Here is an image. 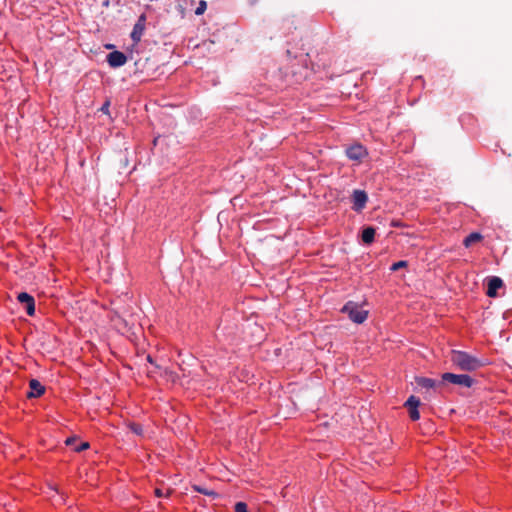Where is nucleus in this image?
<instances>
[{
	"mask_svg": "<svg viewBox=\"0 0 512 512\" xmlns=\"http://www.w3.org/2000/svg\"><path fill=\"white\" fill-rule=\"evenodd\" d=\"M450 361L457 369L468 372L475 371L484 365L477 357L459 350L451 351Z\"/></svg>",
	"mask_w": 512,
	"mask_h": 512,
	"instance_id": "nucleus-1",
	"label": "nucleus"
},
{
	"mask_svg": "<svg viewBox=\"0 0 512 512\" xmlns=\"http://www.w3.org/2000/svg\"><path fill=\"white\" fill-rule=\"evenodd\" d=\"M343 313L348 314L351 321L357 324L363 323L368 317V311L362 309L355 302H347L341 309Z\"/></svg>",
	"mask_w": 512,
	"mask_h": 512,
	"instance_id": "nucleus-2",
	"label": "nucleus"
},
{
	"mask_svg": "<svg viewBox=\"0 0 512 512\" xmlns=\"http://www.w3.org/2000/svg\"><path fill=\"white\" fill-rule=\"evenodd\" d=\"M441 377L443 382H449L467 388H470L475 383V379L467 374H454L447 372L442 374Z\"/></svg>",
	"mask_w": 512,
	"mask_h": 512,
	"instance_id": "nucleus-3",
	"label": "nucleus"
},
{
	"mask_svg": "<svg viewBox=\"0 0 512 512\" xmlns=\"http://www.w3.org/2000/svg\"><path fill=\"white\" fill-rule=\"evenodd\" d=\"M308 57H309L308 53L300 55L299 62L301 63V66L299 67V69H295L294 65H291V67H290V73L295 78L296 82H301L308 77V74H309L308 66H307Z\"/></svg>",
	"mask_w": 512,
	"mask_h": 512,
	"instance_id": "nucleus-4",
	"label": "nucleus"
},
{
	"mask_svg": "<svg viewBox=\"0 0 512 512\" xmlns=\"http://www.w3.org/2000/svg\"><path fill=\"white\" fill-rule=\"evenodd\" d=\"M146 15L142 14L139 16L131 32V38L135 44H137L145 31Z\"/></svg>",
	"mask_w": 512,
	"mask_h": 512,
	"instance_id": "nucleus-5",
	"label": "nucleus"
},
{
	"mask_svg": "<svg viewBox=\"0 0 512 512\" xmlns=\"http://www.w3.org/2000/svg\"><path fill=\"white\" fill-rule=\"evenodd\" d=\"M346 155L350 160L360 161L367 156V150L361 144H355L346 149Z\"/></svg>",
	"mask_w": 512,
	"mask_h": 512,
	"instance_id": "nucleus-6",
	"label": "nucleus"
},
{
	"mask_svg": "<svg viewBox=\"0 0 512 512\" xmlns=\"http://www.w3.org/2000/svg\"><path fill=\"white\" fill-rule=\"evenodd\" d=\"M420 405V400L416 396H410L405 402L404 406L408 408L409 416L411 420L416 421L420 418V414L418 411V407Z\"/></svg>",
	"mask_w": 512,
	"mask_h": 512,
	"instance_id": "nucleus-7",
	"label": "nucleus"
},
{
	"mask_svg": "<svg viewBox=\"0 0 512 512\" xmlns=\"http://www.w3.org/2000/svg\"><path fill=\"white\" fill-rule=\"evenodd\" d=\"M368 200V196L365 191L363 190H354L352 194V201H353V209L355 211H361Z\"/></svg>",
	"mask_w": 512,
	"mask_h": 512,
	"instance_id": "nucleus-8",
	"label": "nucleus"
},
{
	"mask_svg": "<svg viewBox=\"0 0 512 512\" xmlns=\"http://www.w3.org/2000/svg\"><path fill=\"white\" fill-rule=\"evenodd\" d=\"M126 61V55L120 51H113L107 55V62L113 68L123 66L126 63Z\"/></svg>",
	"mask_w": 512,
	"mask_h": 512,
	"instance_id": "nucleus-9",
	"label": "nucleus"
},
{
	"mask_svg": "<svg viewBox=\"0 0 512 512\" xmlns=\"http://www.w3.org/2000/svg\"><path fill=\"white\" fill-rule=\"evenodd\" d=\"M503 281L499 277H491L488 280V289H487V295L489 297H495L497 295V290L502 287Z\"/></svg>",
	"mask_w": 512,
	"mask_h": 512,
	"instance_id": "nucleus-10",
	"label": "nucleus"
},
{
	"mask_svg": "<svg viewBox=\"0 0 512 512\" xmlns=\"http://www.w3.org/2000/svg\"><path fill=\"white\" fill-rule=\"evenodd\" d=\"M17 300L20 303L25 304V309H26L27 314L29 316H32V295H30L26 292H21L18 294Z\"/></svg>",
	"mask_w": 512,
	"mask_h": 512,
	"instance_id": "nucleus-11",
	"label": "nucleus"
},
{
	"mask_svg": "<svg viewBox=\"0 0 512 512\" xmlns=\"http://www.w3.org/2000/svg\"><path fill=\"white\" fill-rule=\"evenodd\" d=\"M415 383L418 387H421L426 390L434 389L436 386V381L431 378L426 377H416Z\"/></svg>",
	"mask_w": 512,
	"mask_h": 512,
	"instance_id": "nucleus-12",
	"label": "nucleus"
},
{
	"mask_svg": "<svg viewBox=\"0 0 512 512\" xmlns=\"http://www.w3.org/2000/svg\"><path fill=\"white\" fill-rule=\"evenodd\" d=\"M375 229L373 227H366L363 229L362 231V241L365 243V244H371L373 241H374V237H375Z\"/></svg>",
	"mask_w": 512,
	"mask_h": 512,
	"instance_id": "nucleus-13",
	"label": "nucleus"
},
{
	"mask_svg": "<svg viewBox=\"0 0 512 512\" xmlns=\"http://www.w3.org/2000/svg\"><path fill=\"white\" fill-rule=\"evenodd\" d=\"M482 239V235L477 232L469 234L463 241L465 247L471 246L473 243L478 242Z\"/></svg>",
	"mask_w": 512,
	"mask_h": 512,
	"instance_id": "nucleus-14",
	"label": "nucleus"
},
{
	"mask_svg": "<svg viewBox=\"0 0 512 512\" xmlns=\"http://www.w3.org/2000/svg\"><path fill=\"white\" fill-rule=\"evenodd\" d=\"M193 490L201 493V494H204L206 496H209V497H212V498H216L218 497V493L215 492L214 490H211V489H208L206 487H203V486H200V485H193L192 486Z\"/></svg>",
	"mask_w": 512,
	"mask_h": 512,
	"instance_id": "nucleus-15",
	"label": "nucleus"
},
{
	"mask_svg": "<svg viewBox=\"0 0 512 512\" xmlns=\"http://www.w3.org/2000/svg\"><path fill=\"white\" fill-rule=\"evenodd\" d=\"M46 391V387L39 381L34 379V398L42 396Z\"/></svg>",
	"mask_w": 512,
	"mask_h": 512,
	"instance_id": "nucleus-16",
	"label": "nucleus"
},
{
	"mask_svg": "<svg viewBox=\"0 0 512 512\" xmlns=\"http://www.w3.org/2000/svg\"><path fill=\"white\" fill-rule=\"evenodd\" d=\"M128 427L136 435L141 436L143 434V427L138 423H130Z\"/></svg>",
	"mask_w": 512,
	"mask_h": 512,
	"instance_id": "nucleus-17",
	"label": "nucleus"
},
{
	"mask_svg": "<svg viewBox=\"0 0 512 512\" xmlns=\"http://www.w3.org/2000/svg\"><path fill=\"white\" fill-rule=\"evenodd\" d=\"M407 266H408V262L405 260H401V261L393 263L390 267V270L395 272V271H398L399 269L406 268Z\"/></svg>",
	"mask_w": 512,
	"mask_h": 512,
	"instance_id": "nucleus-18",
	"label": "nucleus"
},
{
	"mask_svg": "<svg viewBox=\"0 0 512 512\" xmlns=\"http://www.w3.org/2000/svg\"><path fill=\"white\" fill-rule=\"evenodd\" d=\"M235 512H249L245 502H237L235 504Z\"/></svg>",
	"mask_w": 512,
	"mask_h": 512,
	"instance_id": "nucleus-19",
	"label": "nucleus"
},
{
	"mask_svg": "<svg viewBox=\"0 0 512 512\" xmlns=\"http://www.w3.org/2000/svg\"><path fill=\"white\" fill-rule=\"evenodd\" d=\"M89 448L88 442H82L80 445L74 447V451L81 452L85 449Z\"/></svg>",
	"mask_w": 512,
	"mask_h": 512,
	"instance_id": "nucleus-20",
	"label": "nucleus"
},
{
	"mask_svg": "<svg viewBox=\"0 0 512 512\" xmlns=\"http://www.w3.org/2000/svg\"><path fill=\"white\" fill-rule=\"evenodd\" d=\"M205 9H206V2L205 1H201L199 6L197 7L195 13L197 15H200V14H202L205 11Z\"/></svg>",
	"mask_w": 512,
	"mask_h": 512,
	"instance_id": "nucleus-21",
	"label": "nucleus"
},
{
	"mask_svg": "<svg viewBox=\"0 0 512 512\" xmlns=\"http://www.w3.org/2000/svg\"><path fill=\"white\" fill-rule=\"evenodd\" d=\"M109 107H110V102L109 101H106L102 107L100 108V111L105 113V114H108L109 113Z\"/></svg>",
	"mask_w": 512,
	"mask_h": 512,
	"instance_id": "nucleus-22",
	"label": "nucleus"
},
{
	"mask_svg": "<svg viewBox=\"0 0 512 512\" xmlns=\"http://www.w3.org/2000/svg\"><path fill=\"white\" fill-rule=\"evenodd\" d=\"M29 390L26 392V396L28 399H32L33 393H32V379L28 380Z\"/></svg>",
	"mask_w": 512,
	"mask_h": 512,
	"instance_id": "nucleus-23",
	"label": "nucleus"
},
{
	"mask_svg": "<svg viewBox=\"0 0 512 512\" xmlns=\"http://www.w3.org/2000/svg\"><path fill=\"white\" fill-rule=\"evenodd\" d=\"M155 495H156V497L168 496L169 495V491L166 494H164L161 489L157 488V489H155Z\"/></svg>",
	"mask_w": 512,
	"mask_h": 512,
	"instance_id": "nucleus-24",
	"label": "nucleus"
},
{
	"mask_svg": "<svg viewBox=\"0 0 512 512\" xmlns=\"http://www.w3.org/2000/svg\"><path fill=\"white\" fill-rule=\"evenodd\" d=\"M75 441H76V439H75V438H73V437H69V438H67V439H66L65 443H66V445H68V446H72V445L74 444V442H75Z\"/></svg>",
	"mask_w": 512,
	"mask_h": 512,
	"instance_id": "nucleus-25",
	"label": "nucleus"
},
{
	"mask_svg": "<svg viewBox=\"0 0 512 512\" xmlns=\"http://www.w3.org/2000/svg\"><path fill=\"white\" fill-rule=\"evenodd\" d=\"M213 44H214V42H213V41H208V42H207V41H205V42H203V43H202V46H203V47H207V49H209V48H210V46H212Z\"/></svg>",
	"mask_w": 512,
	"mask_h": 512,
	"instance_id": "nucleus-26",
	"label": "nucleus"
},
{
	"mask_svg": "<svg viewBox=\"0 0 512 512\" xmlns=\"http://www.w3.org/2000/svg\"><path fill=\"white\" fill-rule=\"evenodd\" d=\"M286 55L289 59H297L298 58V56H292V53L289 49H287Z\"/></svg>",
	"mask_w": 512,
	"mask_h": 512,
	"instance_id": "nucleus-27",
	"label": "nucleus"
},
{
	"mask_svg": "<svg viewBox=\"0 0 512 512\" xmlns=\"http://www.w3.org/2000/svg\"><path fill=\"white\" fill-rule=\"evenodd\" d=\"M147 360L150 362V363H153V360H152V357L150 355L147 356Z\"/></svg>",
	"mask_w": 512,
	"mask_h": 512,
	"instance_id": "nucleus-28",
	"label": "nucleus"
}]
</instances>
